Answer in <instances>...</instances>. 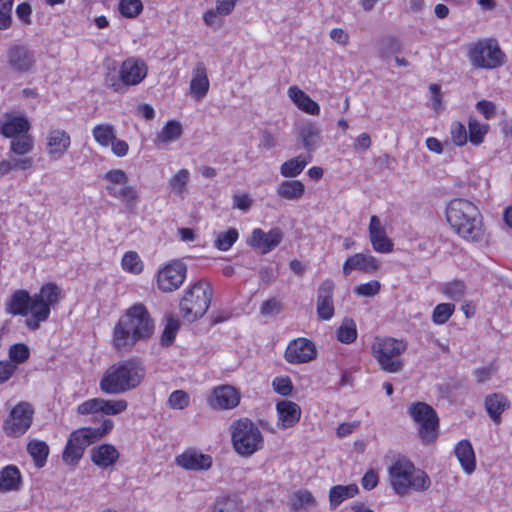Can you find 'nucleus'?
I'll list each match as a JSON object with an SVG mask.
<instances>
[{
    "mask_svg": "<svg viewBox=\"0 0 512 512\" xmlns=\"http://www.w3.org/2000/svg\"><path fill=\"white\" fill-rule=\"evenodd\" d=\"M154 332V322L143 304H134L123 314L113 330V346L127 352L137 342L149 339Z\"/></svg>",
    "mask_w": 512,
    "mask_h": 512,
    "instance_id": "1",
    "label": "nucleus"
},
{
    "mask_svg": "<svg viewBox=\"0 0 512 512\" xmlns=\"http://www.w3.org/2000/svg\"><path fill=\"white\" fill-rule=\"evenodd\" d=\"M446 218L452 229L463 239L481 241L484 236L482 215L471 201L456 198L446 207Z\"/></svg>",
    "mask_w": 512,
    "mask_h": 512,
    "instance_id": "2",
    "label": "nucleus"
},
{
    "mask_svg": "<svg viewBox=\"0 0 512 512\" xmlns=\"http://www.w3.org/2000/svg\"><path fill=\"white\" fill-rule=\"evenodd\" d=\"M145 377V368L134 359L111 365L102 375L99 388L109 395L124 394L137 388Z\"/></svg>",
    "mask_w": 512,
    "mask_h": 512,
    "instance_id": "3",
    "label": "nucleus"
},
{
    "mask_svg": "<svg viewBox=\"0 0 512 512\" xmlns=\"http://www.w3.org/2000/svg\"><path fill=\"white\" fill-rule=\"evenodd\" d=\"M389 477L393 490L401 496L407 495L410 491H426L431 485V480L427 473L416 468L406 458L397 459L389 467Z\"/></svg>",
    "mask_w": 512,
    "mask_h": 512,
    "instance_id": "4",
    "label": "nucleus"
},
{
    "mask_svg": "<svg viewBox=\"0 0 512 512\" xmlns=\"http://www.w3.org/2000/svg\"><path fill=\"white\" fill-rule=\"evenodd\" d=\"M231 441L237 454L250 457L264 446L259 427L249 418H240L230 426Z\"/></svg>",
    "mask_w": 512,
    "mask_h": 512,
    "instance_id": "5",
    "label": "nucleus"
},
{
    "mask_svg": "<svg viewBox=\"0 0 512 512\" xmlns=\"http://www.w3.org/2000/svg\"><path fill=\"white\" fill-rule=\"evenodd\" d=\"M467 58L473 69L492 70L506 62V55L494 38H483L467 45Z\"/></svg>",
    "mask_w": 512,
    "mask_h": 512,
    "instance_id": "6",
    "label": "nucleus"
},
{
    "mask_svg": "<svg viewBox=\"0 0 512 512\" xmlns=\"http://www.w3.org/2000/svg\"><path fill=\"white\" fill-rule=\"evenodd\" d=\"M212 287L204 279L192 285L180 300L179 308L182 317L188 322H194L205 315L212 300Z\"/></svg>",
    "mask_w": 512,
    "mask_h": 512,
    "instance_id": "7",
    "label": "nucleus"
},
{
    "mask_svg": "<svg viewBox=\"0 0 512 512\" xmlns=\"http://www.w3.org/2000/svg\"><path fill=\"white\" fill-rule=\"evenodd\" d=\"M407 349V343L391 337H376L372 343L371 353L379 363L380 368L388 373H398L403 369L402 353Z\"/></svg>",
    "mask_w": 512,
    "mask_h": 512,
    "instance_id": "8",
    "label": "nucleus"
},
{
    "mask_svg": "<svg viewBox=\"0 0 512 512\" xmlns=\"http://www.w3.org/2000/svg\"><path fill=\"white\" fill-rule=\"evenodd\" d=\"M60 289L55 283L43 285L40 291L31 296L29 303L30 318L26 319V326L37 330L42 322H45L50 315L51 307L59 301Z\"/></svg>",
    "mask_w": 512,
    "mask_h": 512,
    "instance_id": "9",
    "label": "nucleus"
},
{
    "mask_svg": "<svg viewBox=\"0 0 512 512\" xmlns=\"http://www.w3.org/2000/svg\"><path fill=\"white\" fill-rule=\"evenodd\" d=\"M409 414L417 425L418 434L425 443L438 437V417L435 410L424 402H417L409 408Z\"/></svg>",
    "mask_w": 512,
    "mask_h": 512,
    "instance_id": "10",
    "label": "nucleus"
},
{
    "mask_svg": "<svg viewBox=\"0 0 512 512\" xmlns=\"http://www.w3.org/2000/svg\"><path fill=\"white\" fill-rule=\"evenodd\" d=\"M103 179L107 183L105 189L111 197L128 205L138 202V191L134 186L129 185V178L124 170H109L104 174Z\"/></svg>",
    "mask_w": 512,
    "mask_h": 512,
    "instance_id": "11",
    "label": "nucleus"
},
{
    "mask_svg": "<svg viewBox=\"0 0 512 512\" xmlns=\"http://www.w3.org/2000/svg\"><path fill=\"white\" fill-rule=\"evenodd\" d=\"M33 409L27 402L18 403L9 413L4 421V431L9 437L23 435L31 426L33 420Z\"/></svg>",
    "mask_w": 512,
    "mask_h": 512,
    "instance_id": "12",
    "label": "nucleus"
},
{
    "mask_svg": "<svg viewBox=\"0 0 512 512\" xmlns=\"http://www.w3.org/2000/svg\"><path fill=\"white\" fill-rule=\"evenodd\" d=\"M127 408L128 402L123 398L104 399L96 397L79 404L77 413L80 415L101 413L107 416H115L125 412Z\"/></svg>",
    "mask_w": 512,
    "mask_h": 512,
    "instance_id": "13",
    "label": "nucleus"
},
{
    "mask_svg": "<svg viewBox=\"0 0 512 512\" xmlns=\"http://www.w3.org/2000/svg\"><path fill=\"white\" fill-rule=\"evenodd\" d=\"M95 443L89 433V428H80L73 431L67 440L62 454V460L68 465H76L83 457L85 449Z\"/></svg>",
    "mask_w": 512,
    "mask_h": 512,
    "instance_id": "14",
    "label": "nucleus"
},
{
    "mask_svg": "<svg viewBox=\"0 0 512 512\" xmlns=\"http://www.w3.org/2000/svg\"><path fill=\"white\" fill-rule=\"evenodd\" d=\"M187 267L179 261H173L162 268L157 275L158 288L163 292L177 290L186 278Z\"/></svg>",
    "mask_w": 512,
    "mask_h": 512,
    "instance_id": "15",
    "label": "nucleus"
},
{
    "mask_svg": "<svg viewBox=\"0 0 512 512\" xmlns=\"http://www.w3.org/2000/svg\"><path fill=\"white\" fill-rule=\"evenodd\" d=\"M147 73L148 67L146 63L136 57H128L119 67V74L126 92L128 87L140 84L147 76Z\"/></svg>",
    "mask_w": 512,
    "mask_h": 512,
    "instance_id": "16",
    "label": "nucleus"
},
{
    "mask_svg": "<svg viewBox=\"0 0 512 512\" xmlns=\"http://www.w3.org/2000/svg\"><path fill=\"white\" fill-rule=\"evenodd\" d=\"M71 146L70 134L61 128H50L46 135V152L51 160L61 159Z\"/></svg>",
    "mask_w": 512,
    "mask_h": 512,
    "instance_id": "17",
    "label": "nucleus"
},
{
    "mask_svg": "<svg viewBox=\"0 0 512 512\" xmlns=\"http://www.w3.org/2000/svg\"><path fill=\"white\" fill-rule=\"evenodd\" d=\"M315 345L308 339L298 338L289 343L284 357L292 364L307 363L316 358Z\"/></svg>",
    "mask_w": 512,
    "mask_h": 512,
    "instance_id": "18",
    "label": "nucleus"
},
{
    "mask_svg": "<svg viewBox=\"0 0 512 512\" xmlns=\"http://www.w3.org/2000/svg\"><path fill=\"white\" fill-rule=\"evenodd\" d=\"M240 403V393L229 385L214 388L208 397V404L214 410H230Z\"/></svg>",
    "mask_w": 512,
    "mask_h": 512,
    "instance_id": "19",
    "label": "nucleus"
},
{
    "mask_svg": "<svg viewBox=\"0 0 512 512\" xmlns=\"http://www.w3.org/2000/svg\"><path fill=\"white\" fill-rule=\"evenodd\" d=\"M283 239V232L280 228H273L269 232H264L260 228L252 231L248 244L266 254L280 244Z\"/></svg>",
    "mask_w": 512,
    "mask_h": 512,
    "instance_id": "20",
    "label": "nucleus"
},
{
    "mask_svg": "<svg viewBox=\"0 0 512 512\" xmlns=\"http://www.w3.org/2000/svg\"><path fill=\"white\" fill-rule=\"evenodd\" d=\"M334 282L324 280L317 290L316 312L320 320H330L334 315L333 291Z\"/></svg>",
    "mask_w": 512,
    "mask_h": 512,
    "instance_id": "21",
    "label": "nucleus"
},
{
    "mask_svg": "<svg viewBox=\"0 0 512 512\" xmlns=\"http://www.w3.org/2000/svg\"><path fill=\"white\" fill-rule=\"evenodd\" d=\"M369 238L373 249L379 253H390L393 250V242L387 236L385 227L378 216L373 215L369 223Z\"/></svg>",
    "mask_w": 512,
    "mask_h": 512,
    "instance_id": "22",
    "label": "nucleus"
},
{
    "mask_svg": "<svg viewBox=\"0 0 512 512\" xmlns=\"http://www.w3.org/2000/svg\"><path fill=\"white\" fill-rule=\"evenodd\" d=\"M175 462L186 470H208L212 465V458L209 455L188 450L178 455Z\"/></svg>",
    "mask_w": 512,
    "mask_h": 512,
    "instance_id": "23",
    "label": "nucleus"
},
{
    "mask_svg": "<svg viewBox=\"0 0 512 512\" xmlns=\"http://www.w3.org/2000/svg\"><path fill=\"white\" fill-rule=\"evenodd\" d=\"M209 86L206 66L203 62H197L192 70L190 94L196 100H201L206 96Z\"/></svg>",
    "mask_w": 512,
    "mask_h": 512,
    "instance_id": "24",
    "label": "nucleus"
},
{
    "mask_svg": "<svg viewBox=\"0 0 512 512\" xmlns=\"http://www.w3.org/2000/svg\"><path fill=\"white\" fill-rule=\"evenodd\" d=\"M278 426L282 429L294 426L301 417V409L295 402L282 400L277 403Z\"/></svg>",
    "mask_w": 512,
    "mask_h": 512,
    "instance_id": "25",
    "label": "nucleus"
},
{
    "mask_svg": "<svg viewBox=\"0 0 512 512\" xmlns=\"http://www.w3.org/2000/svg\"><path fill=\"white\" fill-rule=\"evenodd\" d=\"M8 63L13 70L26 72L34 64V56L26 47L14 45L8 50Z\"/></svg>",
    "mask_w": 512,
    "mask_h": 512,
    "instance_id": "26",
    "label": "nucleus"
},
{
    "mask_svg": "<svg viewBox=\"0 0 512 512\" xmlns=\"http://www.w3.org/2000/svg\"><path fill=\"white\" fill-rule=\"evenodd\" d=\"M379 263L377 259L370 254L357 253L349 257L343 264V274L348 276L353 270L363 272H373L377 270Z\"/></svg>",
    "mask_w": 512,
    "mask_h": 512,
    "instance_id": "27",
    "label": "nucleus"
},
{
    "mask_svg": "<svg viewBox=\"0 0 512 512\" xmlns=\"http://www.w3.org/2000/svg\"><path fill=\"white\" fill-rule=\"evenodd\" d=\"M287 94L296 107L304 113L313 116L320 114V106L318 103L297 86L289 87Z\"/></svg>",
    "mask_w": 512,
    "mask_h": 512,
    "instance_id": "28",
    "label": "nucleus"
},
{
    "mask_svg": "<svg viewBox=\"0 0 512 512\" xmlns=\"http://www.w3.org/2000/svg\"><path fill=\"white\" fill-rule=\"evenodd\" d=\"M119 456L118 450L111 444H101L91 450V461L103 469L113 466Z\"/></svg>",
    "mask_w": 512,
    "mask_h": 512,
    "instance_id": "29",
    "label": "nucleus"
},
{
    "mask_svg": "<svg viewBox=\"0 0 512 512\" xmlns=\"http://www.w3.org/2000/svg\"><path fill=\"white\" fill-rule=\"evenodd\" d=\"M30 127V122L26 117H8L1 125V133L7 138H15L26 135Z\"/></svg>",
    "mask_w": 512,
    "mask_h": 512,
    "instance_id": "30",
    "label": "nucleus"
},
{
    "mask_svg": "<svg viewBox=\"0 0 512 512\" xmlns=\"http://www.w3.org/2000/svg\"><path fill=\"white\" fill-rule=\"evenodd\" d=\"M455 455L461 467L467 474H471L476 468V458L473 447L468 440H461L455 447Z\"/></svg>",
    "mask_w": 512,
    "mask_h": 512,
    "instance_id": "31",
    "label": "nucleus"
},
{
    "mask_svg": "<svg viewBox=\"0 0 512 512\" xmlns=\"http://www.w3.org/2000/svg\"><path fill=\"white\" fill-rule=\"evenodd\" d=\"M509 405V400L499 393L488 395L485 399V408L495 424H500L501 414Z\"/></svg>",
    "mask_w": 512,
    "mask_h": 512,
    "instance_id": "32",
    "label": "nucleus"
},
{
    "mask_svg": "<svg viewBox=\"0 0 512 512\" xmlns=\"http://www.w3.org/2000/svg\"><path fill=\"white\" fill-rule=\"evenodd\" d=\"M277 195L281 199L297 201L305 193V185L299 180H285L278 184Z\"/></svg>",
    "mask_w": 512,
    "mask_h": 512,
    "instance_id": "33",
    "label": "nucleus"
},
{
    "mask_svg": "<svg viewBox=\"0 0 512 512\" xmlns=\"http://www.w3.org/2000/svg\"><path fill=\"white\" fill-rule=\"evenodd\" d=\"M30 302L31 296L26 290H17L11 296L7 304V310L12 315L27 316Z\"/></svg>",
    "mask_w": 512,
    "mask_h": 512,
    "instance_id": "34",
    "label": "nucleus"
},
{
    "mask_svg": "<svg viewBox=\"0 0 512 512\" xmlns=\"http://www.w3.org/2000/svg\"><path fill=\"white\" fill-rule=\"evenodd\" d=\"M21 483V474L14 465H8L0 470V492L18 490Z\"/></svg>",
    "mask_w": 512,
    "mask_h": 512,
    "instance_id": "35",
    "label": "nucleus"
},
{
    "mask_svg": "<svg viewBox=\"0 0 512 512\" xmlns=\"http://www.w3.org/2000/svg\"><path fill=\"white\" fill-rule=\"evenodd\" d=\"M358 491L356 484L333 486L329 491L330 508H337L346 499L354 497Z\"/></svg>",
    "mask_w": 512,
    "mask_h": 512,
    "instance_id": "36",
    "label": "nucleus"
},
{
    "mask_svg": "<svg viewBox=\"0 0 512 512\" xmlns=\"http://www.w3.org/2000/svg\"><path fill=\"white\" fill-rule=\"evenodd\" d=\"M299 135L303 146L309 151L316 149L321 140V130L312 122L303 124L300 127Z\"/></svg>",
    "mask_w": 512,
    "mask_h": 512,
    "instance_id": "37",
    "label": "nucleus"
},
{
    "mask_svg": "<svg viewBox=\"0 0 512 512\" xmlns=\"http://www.w3.org/2000/svg\"><path fill=\"white\" fill-rule=\"evenodd\" d=\"M311 155H299L285 161L280 166V174L286 178H293L298 176L311 161Z\"/></svg>",
    "mask_w": 512,
    "mask_h": 512,
    "instance_id": "38",
    "label": "nucleus"
},
{
    "mask_svg": "<svg viewBox=\"0 0 512 512\" xmlns=\"http://www.w3.org/2000/svg\"><path fill=\"white\" fill-rule=\"evenodd\" d=\"M27 451L32 457L34 464L38 468H42L49 456V446L41 440H31L27 445Z\"/></svg>",
    "mask_w": 512,
    "mask_h": 512,
    "instance_id": "39",
    "label": "nucleus"
},
{
    "mask_svg": "<svg viewBox=\"0 0 512 512\" xmlns=\"http://www.w3.org/2000/svg\"><path fill=\"white\" fill-rule=\"evenodd\" d=\"M34 160L32 157L10 158L0 161V178L7 175L13 170L26 171L33 167Z\"/></svg>",
    "mask_w": 512,
    "mask_h": 512,
    "instance_id": "40",
    "label": "nucleus"
},
{
    "mask_svg": "<svg viewBox=\"0 0 512 512\" xmlns=\"http://www.w3.org/2000/svg\"><path fill=\"white\" fill-rule=\"evenodd\" d=\"M212 512H244V505L237 496H221L215 500Z\"/></svg>",
    "mask_w": 512,
    "mask_h": 512,
    "instance_id": "41",
    "label": "nucleus"
},
{
    "mask_svg": "<svg viewBox=\"0 0 512 512\" xmlns=\"http://www.w3.org/2000/svg\"><path fill=\"white\" fill-rule=\"evenodd\" d=\"M290 505L294 512L308 511L316 506V500L310 491L301 490L292 496Z\"/></svg>",
    "mask_w": 512,
    "mask_h": 512,
    "instance_id": "42",
    "label": "nucleus"
},
{
    "mask_svg": "<svg viewBox=\"0 0 512 512\" xmlns=\"http://www.w3.org/2000/svg\"><path fill=\"white\" fill-rule=\"evenodd\" d=\"M182 135V126L176 120L168 121L162 130L157 134L155 143H169L179 139Z\"/></svg>",
    "mask_w": 512,
    "mask_h": 512,
    "instance_id": "43",
    "label": "nucleus"
},
{
    "mask_svg": "<svg viewBox=\"0 0 512 512\" xmlns=\"http://www.w3.org/2000/svg\"><path fill=\"white\" fill-rule=\"evenodd\" d=\"M190 173L187 169L179 170L169 180V187L171 192L183 199L187 191V184L189 182Z\"/></svg>",
    "mask_w": 512,
    "mask_h": 512,
    "instance_id": "44",
    "label": "nucleus"
},
{
    "mask_svg": "<svg viewBox=\"0 0 512 512\" xmlns=\"http://www.w3.org/2000/svg\"><path fill=\"white\" fill-rule=\"evenodd\" d=\"M104 84L115 93H126L123 81L119 74V69L117 70L115 63H112V66L107 65V72L104 75Z\"/></svg>",
    "mask_w": 512,
    "mask_h": 512,
    "instance_id": "45",
    "label": "nucleus"
},
{
    "mask_svg": "<svg viewBox=\"0 0 512 512\" xmlns=\"http://www.w3.org/2000/svg\"><path fill=\"white\" fill-rule=\"evenodd\" d=\"M378 56L387 59L390 55L399 53L401 45L399 40L394 36H385L377 43Z\"/></svg>",
    "mask_w": 512,
    "mask_h": 512,
    "instance_id": "46",
    "label": "nucleus"
},
{
    "mask_svg": "<svg viewBox=\"0 0 512 512\" xmlns=\"http://www.w3.org/2000/svg\"><path fill=\"white\" fill-rule=\"evenodd\" d=\"M94 140L102 147H108L115 137L111 124H98L92 130Z\"/></svg>",
    "mask_w": 512,
    "mask_h": 512,
    "instance_id": "47",
    "label": "nucleus"
},
{
    "mask_svg": "<svg viewBox=\"0 0 512 512\" xmlns=\"http://www.w3.org/2000/svg\"><path fill=\"white\" fill-rule=\"evenodd\" d=\"M488 132V125L480 124L476 119L470 118L468 121V140L472 145L478 146L483 143L484 137Z\"/></svg>",
    "mask_w": 512,
    "mask_h": 512,
    "instance_id": "48",
    "label": "nucleus"
},
{
    "mask_svg": "<svg viewBox=\"0 0 512 512\" xmlns=\"http://www.w3.org/2000/svg\"><path fill=\"white\" fill-rule=\"evenodd\" d=\"M357 338L356 323L351 318H344L337 331V339L345 344L354 342Z\"/></svg>",
    "mask_w": 512,
    "mask_h": 512,
    "instance_id": "49",
    "label": "nucleus"
},
{
    "mask_svg": "<svg viewBox=\"0 0 512 512\" xmlns=\"http://www.w3.org/2000/svg\"><path fill=\"white\" fill-rule=\"evenodd\" d=\"M34 148V139L31 135H21L12 138L10 142V150L15 155H26Z\"/></svg>",
    "mask_w": 512,
    "mask_h": 512,
    "instance_id": "50",
    "label": "nucleus"
},
{
    "mask_svg": "<svg viewBox=\"0 0 512 512\" xmlns=\"http://www.w3.org/2000/svg\"><path fill=\"white\" fill-rule=\"evenodd\" d=\"M455 311V305L452 303L438 304L432 312V321L437 325L446 323Z\"/></svg>",
    "mask_w": 512,
    "mask_h": 512,
    "instance_id": "51",
    "label": "nucleus"
},
{
    "mask_svg": "<svg viewBox=\"0 0 512 512\" xmlns=\"http://www.w3.org/2000/svg\"><path fill=\"white\" fill-rule=\"evenodd\" d=\"M30 356L29 348L24 343H16L10 346L9 348V358L10 362L17 364H22L28 360Z\"/></svg>",
    "mask_w": 512,
    "mask_h": 512,
    "instance_id": "52",
    "label": "nucleus"
},
{
    "mask_svg": "<svg viewBox=\"0 0 512 512\" xmlns=\"http://www.w3.org/2000/svg\"><path fill=\"white\" fill-rule=\"evenodd\" d=\"M237 239L238 231L235 228H230L229 230L218 234L215 246L221 251H227L232 247Z\"/></svg>",
    "mask_w": 512,
    "mask_h": 512,
    "instance_id": "53",
    "label": "nucleus"
},
{
    "mask_svg": "<svg viewBox=\"0 0 512 512\" xmlns=\"http://www.w3.org/2000/svg\"><path fill=\"white\" fill-rule=\"evenodd\" d=\"M180 327L179 320L174 317H168L167 323L161 336V344L169 346L174 342L176 333Z\"/></svg>",
    "mask_w": 512,
    "mask_h": 512,
    "instance_id": "54",
    "label": "nucleus"
},
{
    "mask_svg": "<svg viewBox=\"0 0 512 512\" xmlns=\"http://www.w3.org/2000/svg\"><path fill=\"white\" fill-rule=\"evenodd\" d=\"M143 9L141 0H121L119 3V12L126 18H134L140 14Z\"/></svg>",
    "mask_w": 512,
    "mask_h": 512,
    "instance_id": "55",
    "label": "nucleus"
},
{
    "mask_svg": "<svg viewBox=\"0 0 512 512\" xmlns=\"http://www.w3.org/2000/svg\"><path fill=\"white\" fill-rule=\"evenodd\" d=\"M450 135L452 142L456 146H464L468 141V133L466 127L460 122H453L450 126Z\"/></svg>",
    "mask_w": 512,
    "mask_h": 512,
    "instance_id": "56",
    "label": "nucleus"
},
{
    "mask_svg": "<svg viewBox=\"0 0 512 512\" xmlns=\"http://www.w3.org/2000/svg\"><path fill=\"white\" fill-rule=\"evenodd\" d=\"M122 267L124 270L132 273H140L143 269L140 257L136 252H127L122 258Z\"/></svg>",
    "mask_w": 512,
    "mask_h": 512,
    "instance_id": "57",
    "label": "nucleus"
},
{
    "mask_svg": "<svg viewBox=\"0 0 512 512\" xmlns=\"http://www.w3.org/2000/svg\"><path fill=\"white\" fill-rule=\"evenodd\" d=\"M190 397L183 390L173 391L168 398V405L172 409L182 410L189 405Z\"/></svg>",
    "mask_w": 512,
    "mask_h": 512,
    "instance_id": "58",
    "label": "nucleus"
},
{
    "mask_svg": "<svg viewBox=\"0 0 512 512\" xmlns=\"http://www.w3.org/2000/svg\"><path fill=\"white\" fill-rule=\"evenodd\" d=\"M442 291L449 298L459 300L465 293V285L462 281H454L444 285Z\"/></svg>",
    "mask_w": 512,
    "mask_h": 512,
    "instance_id": "59",
    "label": "nucleus"
},
{
    "mask_svg": "<svg viewBox=\"0 0 512 512\" xmlns=\"http://www.w3.org/2000/svg\"><path fill=\"white\" fill-rule=\"evenodd\" d=\"M114 427V422L111 419H104L101 425L97 428H89V433L92 436L93 440L97 442L100 440L103 436L108 434Z\"/></svg>",
    "mask_w": 512,
    "mask_h": 512,
    "instance_id": "60",
    "label": "nucleus"
},
{
    "mask_svg": "<svg viewBox=\"0 0 512 512\" xmlns=\"http://www.w3.org/2000/svg\"><path fill=\"white\" fill-rule=\"evenodd\" d=\"M380 290V283L376 280H371L367 283L356 286L355 293L360 296L370 297L376 295Z\"/></svg>",
    "mask_w": 512,
    "mask_h": 512,
    "instance_id": "61",
    "label": "nucleus"
},
{
    "mask_svg": "<svg viewBox=\"0 0 512 512\" xmlns=\"http://www.w3.org/2000/svg\"><path fill=\"white\" fill-rule=\"evenodd\" d=\"M273 388L274 390L283 396H287L292 392V382L289 377H276L273 380Z\"/></svg>",
    "mask_w": 512,
    "mask_h": 512,
    "instance_id": "62",
    "label": "nucleus"
},
{
    "mask_svg": "<svg viewBox=\"0 0 512 512\" xmlns=\"http://www.w3.org/2000/svg\"><path fill=\"white\" fill-rule=\"evenodd\" d=\"M260 310L263 315L278 314L282 310V303L272 298L264 301Z\"/></svg>",
    "mask_w": 512,
    "mask_h": 512,
    "instance_id": "63",
    "label": "nucleus"
},
{
    "mask_svg": "<svg viewBox=\"0 0 512 512\" xmlns=\"http://www.w3.org/2000/svg\"><path fill=\"white\" fill-rule=\"evenodd\" d=\"M17 366L10 361H0V384L8 381L15 373Z\"/></svg>",
    "mask_w": 512,
    "mask_h": 512,
    "instance_id": "64",
    "label": "nucleus"
}]
</instances>
